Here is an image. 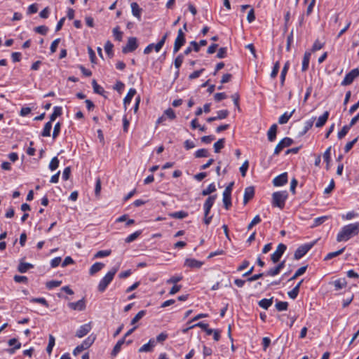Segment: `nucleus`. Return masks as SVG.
Returning a JSON list of instances; mask_svg holds the SVG:
<instances>
[{
    "label": "nucleus",
    "mask_w": 359,
    "mask_h": 359,
    "mask_svg": "<svg viewBox=\"0 0 359 359\" xmlns=\"http://www.w3.org/2000/svg\"><path fill=\"white\" fill-rule=\"evenodd\" d=\"M359 233V222L350 224L344 226L341 231L337 234V241L341 242L349 240L353 236H355Z\"/></svg>",
    "instance_id": "nucleus-1"
},
{
    "label": "nucleus",
    "mask_w": 359,
    "mask_h": 359,
    "mask_svg": "<svg viewBox=\"0 0 359 359\" xmlns=\"http://www.w3.org/2000/svg\"><path fill=\"white\" fill-rule=\"evenodd\" d=\"M288 194L286 191L274 192L272 194V205L273 207H277L280 210L283 209Z\"/></svg>",
    "instance_id": "nucleus-2"
},
{
    "label": "nucleus",
    "mask_w": 359,
    "mask_h": 359,
    "mask_svg": "<svg viewBox=\"0 0 359 359\" xmlns=\"http://www.w3.org/2000/svg\"><path fill=\"white\" fill-rule=\"evenodd\" d=\"M118 269V267H114L111 269V271H109L105 276L100 280L99 285H98V290L100 292H104L109 284L111 282V280L114 278V276L116 273Z\"/></svg>",
    "instance_id": "nucleus-3"
},
{
    "label": "nucleus",
    "mask_w": 359,
    "mask_h": 359,
    "mask_svg": "<svg viewBox=\"0 0 359 359\" xmlns=\"http://www.w3.org/2000/svg\"><path fill=\"white\" fill-rule=\"evenodd\" d=\"M233 186V182L229 184L223 192V203L226 210H229L231 206V191Z\"/></svg>",
    "instance_id": "nucleus-4"
},
{
    "label": "nucleus",
    "mask_w": 359,
    "mask_h": 359,
    "mask_svg": "<svg viewBox=\"0 0 359 359\" xmlns=\"http://www.w3.org/2000/svg\"><path fill=\"white\" fill-rule=\"evenodd\" d=\"M95 339V337L89 336L86 339H85L81 344L77 346L74 350L73 351V354L74 355H78L83 350L88 348L94 342Z\"/></svg>",
    "instance_id": "nucleus-5"
},
{
    "label": "nucleus",
    "mask_w": 359,
    "mask_h": 359,
    "mask_svg": "<svg viewBox=\"0 0 359 359\" xmlns=\"http://www.w3.org/2000/svg\"><path fill=\"white\" fill-rule=\"evenodd\" d=\"M186 42L185 39V34L183 32V31L180 29L177 32V36L175 39V43H174V48H173V53H177L181 47L184 46V44Z\"/></svg>",
    "instance_id": "nucleus-6"
},
{
    "label": "nucleus",
    "mask_w": 359,
    "mask_h": 359,
    "mask_svg": "<svg viewBox=\"0 0 359 359\" xmlns=\"http://www.w3.org/2000/svg\"><path fill=\"white\" fill-rule=\"evenodd\" d=\"M313 245H314V243H308V244H305V245H302L299 246L294 252V259H301L303 256H304L309 252V250L313 246Z\"/></svg>",
    "instance_id": "nucleus-7"
},
{
    "label": "nucleus",
    "mask_w": 359,
    "mask_h": 359,
    "mask_svg": "<svg viewBox=\"0 0 359 359\" xmlns=\"http://www.w3.org/2000/svg\"><path fill=\"white\" fill-rule=\"evenodd\" d=\"M359 76V69L358 68L352 69L350 72H348L344 80L341 82V86H348L353 83L354 79Z\"/></svg>",
    "instance_id": "nucleus-8"
},
{
    "label": "nucleus",
    "mask_w": 359,
    "mask_h": 359,
    "mask_svg": "<svg viewBox=\"0 0 359 359\" xmlns=\"http://www.w3.org/2000/svg\"><path fill=\"white\" fill-rule=\"evenodd\" d=\"M286 245L283 243H280L276 250L271 255V259L273 263H277L279 262L280 257L286 250Z\"/></svg>",
    "instance_id": "nucleus-9"
},
{
    "label": "nucleus",
    "mask_w": 359,
    "mask_h": 359,
    "mask_svg": "<svg viewBox=\"0 0 359 359\" xmlns=\"http://www.w3.org/2000/svg\"><path fill=\"white\" fill-rule=\"evenodd\" d=\"M137 47H138V44L137 42V38L130 37L128 39L126 46L123 47L122 52L123 53L133 52L137 48Z\"/></svg>",
    "instance_id": "nucleus-10"
},
{
    "label": "nucleus",
    "mask_w": 359,
    "mask_h": 359,
    "mask_svg": "<svg viewBox=\"0 0 359 359\" xmlns=\"http://www.w3.org/2000/svg\"><path fill=\"white\" fill-rule=\"evenodd\" d=\"M293 140L290 137H285L280 140L274 149V154L278 155L285 147H290Z\"/></svg>",
    "instance_id": "nucleus-11"
},
{
    "label": "nucleus",
    "mask_w": 359,
    "mask_h": 359,
    "mask_svg": "<svg viewBox=\"0 0 359 359\" xmlns=\"http://www.w3.org/2000/svg\"><path fill=\"white\" fill-rule=\"evenodd\" d=\"M217 198V195L210 196L204 203V216L209 215L210 210Z\"/></svg>",
    "instance_id": "nucleus-12"
},
{
    "label": "nucleus",
    "mask_w": 359,
    "mask_h": 359,
    "mask_svg": "<svg viewBox=\"0 0 359 359\" xmlns=\"http://www.w3.org/2000/svg\"><path fill=\"white\" fill-rule=\"evenodd\" d=\"M287 182V173L283 172L280 175L276 177L273 180V184L275 187H281Z\"/></svg>",
    "instance_id": "nucleus-13"
},
{
    "label": "nucleus",
    "mask_w": 359,
    "mask_h": 359,
    "mask_svg": "<svg viewBox=\"0 0 359 359\" xmlns=\"http://www.w3.org/2000/svg\"><path fill=\"white\" fill-rule=\"evenodd\" d=\"M255 196V188L254 187H248L245 189L243 203L245 205L251 200Z\"/></svg>",
    "instance_id": "nucleus-14"
},
{
    "label": "nucleus",
    "mask_w": 359,
    "mask_h": 359,
    "mask_svg": "<svg viewBox=\"0 0 359 359\" xmlns=\"http://www.w3.org/2000/svg\"><path fill=\"white\" fill-rule=\"evenodd\" d=\"M91 330L90 323L85 324L80 327L76 333V337L81 338L86 335Z\"/></svg>",
    "instance_id": "nucleus-15"
},
{
    "label": "nucleus",
    "mask_w": 359,
    "mask_h": 359,
    "mask_svg": "<svg viewBox=\"0 0 359 359\" xmlns=\"http://www.w3.org/2000/svg\"><path fill=\"white\" fill-rule=\"evenodd\" d=\"M68 305L73 310L83 311L86 309L84 299H80L76 302L69 303Z\"/></svg>",
    "instance_id": "nucleus-16"
},
{
    "label": "nucleus",
    "mask_w": 359,
    "mask_h": 359,
    "mask_svg": "<svg viewBox=\"0 0 359 359\" xmlns=\"http://www.w3.org/2000/svg\"><path fill=\"white\" fill-rule=\"evenodd\" d=\"M184 265L190 268L199 269L203 265V262L194 259H186Z\"/></svg>",
    "instance_id": "nucleus-17"
},
{
    "label": "nucleus",
    "mask_w": 359,
    "mask_h": 359,
    "mask_svg": "<svg viewBox=\"0 0 359 359\" xmlns=\"http://www.w3.org/2000/svg\"><path fill=\"white\" fill-rule=\"evenodd\" d=\"M201 327V329H203L204 331H205V332H206V334H207L208 335H210V334H212V332H213V330H212V329H210V328H208V324H206V323H203V322H199V323H196V324H195V325H192V326H190L189 327H188V328H187V329L184 330V332H187L188 330L191 329V328H193V327Z\"/></svg>",
    "instance_id": "nucleus-18"
},
{
    "label": "nucleus",
    "mask_w": 359,
    "mask_h": 359,
    "mask_svg": "<svg viewBox=\"0 0 359 359\" xmlns=\"http://www.w3.org/2000/svg\"><path fill=\"white\" fill-rule=\"evenodd\" d=\"M285 264V260L280 262L276 267L269 269L266 272V275L271 276H274L278 275L280 273V270L284 268Z\"/></svg>",
    "instance_id": "nucleus-19"
},
{
    "label": "nucleus",
    "mask_w": 359,
    "mask_h": 359,
    "mask_svg": "<svg viewBox=\"0 0 359 359\" xmlns=\"http://www.w3.org/2000/svg\"><path fill=\"white\" fill-rule=\"evenodd\" d=\"M329 117V112L327 111H325L324 114L320 116L317 122L316 123V127L321 128L323 127L327 122Z\"/></svg>",
    "instance_id": "nucleus-20"
},
{
    "label": "nucleus",
    "mask_w": 359,
    "mask_h": 359,
    "mask_svg": "<svg viewBox=\"0 0 359 359\" xmlns=\"http://www.w3.org/2000/svg\"><path fill=\"white\" fill-rule=\"evenodd\" d=\"M155 346L154 339H150L149 342L139 348V352H151Z\"/></svg>",
    "instance_id": "nucleus-21"
},
{
    "label": "nucleus",
    "mask_w": 359,
    "mask_h": 359,
    "mask_svg": "<svg viewBox=\"0 0 359 359\" xmlns=\"http://www.w3.org/2000/svg\"><path fill=\"white\" fill-rule=\"evenodd\" d=\"M131 9L133 15L140 20L142 8H140L139 5L136 2H133L131 4Z\"/></svg>",
    "instance_id": "nucleus-22"
},
{
    "label": "nucleus",
    "mask_w": 359,
    "mask_h": 359,
    "mask_svg": "<svg viewBox=\"0 0 359 359\" xmlns=\"http://www.w3.org/2000/svg\"><path fill=\"white\" fill-rule=\"evenodd\" d=\"M277 128L276 124H273L269 128L267 133L269 141L273 142L275 140L276 137Z\"/></svg>",
    "instance_id": "nucleus-23"
},
{
    "label": "nucleus",
    "mask_w": 359,
    "mask_h": 359,
    "mask_svg": "<svg viewBox=\"0 0 359 359\" xmlns=\"http://www.w3.org/2000/svg\"><path fill=\"white\" fill-rule=\"evenodd\" d=\"M125 337H123L121 339L117 341L113 350L111 351V355L112 356H116L119 353L121 349V346L125 343Z\"/></svg>",
    "instance_id": "nucleus-24"
},
{
    "label": "nucleus",
    "mask_w": 359,
    "mask_h": 359,
    "mask_svg": "<svg viewBox=\"0 0 359 359\" xmlns=\"http://www.w3.org/2000/svg\"><path fill=\"white\" fill-rule=\"evenodd\" d=\"M273 302V297L270 299H262L258 302V305L264 309H268Z\"/></svg>",
    "instance_id": "nucleus-25"
},
{
    "label": "nucleus",
    "mask_w": 359,
    "mask_h": 359,
    "mask_svg": "<svg viewBox=\"0 0 359 359\" xmlns=\"http://www.w3.org/2000/svg\"><path fill=\"white\" fill-rule=\"evenodd\" d=\"M32 268H34L33 264L20 261V262L18 265V270L20 273H25L29 269H31Z\"/></svg>",
    "instance_id": "nucleus-26"
},
{
    "label": "nucleus",
    "mask_w": 359,
    "mask_h": 359,
    "mask_svg": "<svg viewBox=\"0 0 359 359\" xmlns=\"http://www.w3.org/2000/svg\"><path fill=\"white\" fill-rule=\"evenodd\" d=\"M289 67H290V62L289 61H287L281 71V74H280V85L283 86L284 85V83H285V77H286V74H287V72L289 69Z\"/></svg>",
    "instance_id": "nucleus-27"
},
{
    "label": "nucleus",
    "mask_w": 359,
    "mask_h": 359,
    "mask_svg": "<svg viewBox=\"0 0 359 359\" xmlns=\"http://www.w3.org/2000/svg\"><path fill=\"white\" fill-rule=\"evenodd\" d=\"M310 57H311V53L306 52L304 53L303 61H302V70L303 72L306 71L309 67Z\"/></svg>",
    "instance_id": "nucleus-28"
},
{
    "label": "nucleus",
    "mask_w": 359,
    "mask_h": 359,
    "mask_svg": "<svg viewBox=\"0 0 359 359\" xmlns=\"http://www.w3.org/2000/svg\"><path fill=\"white\" fill-rule=\"evenodd\" d=\"M104 266V264L103 263L96 262L90 267L89 273L90 275H94L100 271Z\"/></svg>",
    "instance_id": "nucleus-29"
},
{
    "label": "nucleus",
    "mask_w": 359,
    "mask_h": 359,
    "mask_svg": "<svg viewBox=\"0 0 359 359\" xmlns=\"http://www.w3.org/2000/svg\"><path fill=\"white\" fill-rule=\"evenodd\" d=\"M8 345L9 346L15 345V347L10 348L8 350L10 353H13L16 349H19L21 346V344L18 342V340L15 338L9 339Z\"/></svg>",
    "instance_id": "nucleus-30"
},
{
    "label": "nucleus",
    "mask_w": 359,
    "mask_h": 359,
    "mask_svg": "<svg viewBox=\"0 0 359 359\" xmlns=\"http://www.w3.org/2000/svg\"><path fill=\"white\" fill-rule=\"evenodd\" d=\"M295 111V109H293L290 114H287V112L284 113L278 119V123L280 124H285L287 123L290 117L292 116L294 112Z\"/></svg>",
    "instance_id": "nucleus-31"
},
{
    "label": "nucleus",
    "mask_w": 359,
    "mask_h": 359,
    "mask_svg": "<svg viewBox=\"0 0 359 359\" xmlns=\"http://www.w3.org/2000/svg\"><path fill=\"white\" fill-rule=\"evenodd\" d=\"M136 94V90L135 88H130L126 96L123 100L124 105L129 104L131 102L133 97Z\"/></svg>",
    "instance_id": "nucleus-32"
},
{
    "label": "nucleus",
    "mask_w": 359,
    "mask_h": 359,
    "mask_svg": "<svg viewBox=\"0 0 359 359\" xmlns=\"http://www.w3.org/2000/svg\"><path fill=\"white\" fill-rule=\"evenodd\" d=\"M52 128V123L50 121L47 122L44 128L43 129V131L41 133L42 137H49L50 135V130Z\"/></svg>",
    "instance_id": "nucleus-33"
},
{
    "label": "nucleus",
    "mask_w": 359,
    "mask_h": 359,
    "mask_svg": "<svg viewBox=\"0 0 359 359\" xmlns=\"http://www.w3.org/2000/svg\"><path fill=\"white\" fill-rule=\"evenodd\" d=\"M168 215L172 218L183 219L188 216V213L184 211H179V212L169 213Z\"/></svg>",
    "instance_id": "nucleus-34"
},
{
    "label": "nucleus",
    "mask_w": 359,
    "mask_h": 359,
    "mask_svg": "<svg viewBox=\"0 0 359 359\" xmlns=\"http://www.w3.org/2000/svg\"><path fill=\"white\" fill-rule=\"evenodd\" d=\"M225 143V139L221 138L214 144V149L215 153L220 152V150L224 148Z\"/></svg>",
    "instance_id": "nucleus-35"
},
{
    "label": "nucleus",
    "mask_w": 359,
    "mask_h": 359,
    "mask_svg": "<svg viewBox=\"0 0 359 359\" xmlns=\"http://www.w3.org/2000/svg\"><path fill=\"white\" fill-rule=\"evenodd\" d=\"M344 250H345V248H343L336 252H332L328 253L326 255V257L324 258V260L325 261L330 260L334 257H336L341 255L344 252Z\"/></svg>",
    "instance_id": "nucleus-36"
},
{
    "label": "nucleus",
    "mask_w": 359,
    "mask_h": 359,
    "mask_svg": "<svg viewBox=\"0 0 359 359\" xmlns=\"http://www.w3.org/2000/svg\"><path fill=\"white\" fill-rule=\"evenodd\" d=\"M62 114V108L60 107H55L53 114L50 116V121L51 123L55 120L57 116Z\"/></svg>",
    "instance_id": "nucleus-37"
},
{
    "label": "nucleus",
    "mask_w": 359,
    "mask_h": 359,
    "mask_svg": "<svg viewBox=\"0 0 359 359\" xmlns=\"http://www.w3.org/2000/svg\"><path fill=\"white\" fill-rule=\"evenodd\" d=\"M346 284L347 283L345 278L338 279L334 282V285L335 287L336 290L342 289L343 287H346Z\"/></svg>",
    "instance_id": "nucleus-38"
},
{
    "label": "nucleus",
    "mask_w": 359,
    "mask_h": 359,
    "mask_svg": "<svg viewBox=\"0 0 359 359\" xmlns=\"http://www.w3.org/2000/svg\"><path fill=\"white\" fill-rule=\"evenodd\" d=\"M92 85L93 88V90L95 93L99 94L102 95L104 93V90L102 87H101L100 85L97 84V81L93 79L92 81Z\"/></svg>",
    "instance_id": "nucleus-39"
},
{
    "label": "nucleus",
    "mask_w": 359,
    "mask_h": 359,
    "mask_svg": "<svg viewBox=\"0 0 359 359\" xmlns=\"http://www.w3.org/2000/svg\"><path fill=\"white\" fill-rule=\"evenodd\" d=\"M216 191V187L214 183H212L209 184V186L205 189H203L201 192V194L203 196H208L211 194L212 193L215 192Z\"/></svg>",
    "instance_id": "nucleus-40"
},
{
    "label": "nucleus",
    "mask_w": 359,
    "mask_h": 359,
    "mask_svg": "<svg viewBox=\"0 0 359 359\" xmlns=\"http://www.w3.org/2000/svg\"><path fill=\"white\" fill-rule=\"evenodd\" d=\"M275 306L278 311H286L288 307V303L287 302L276 301Z\"/></svg>",
    "instance_id": "nucleus-41"
},
{
    "label": "nucleus",
    "mask_w": 359,
    "mask_h": 359,
    "mask_svg": "<svg viewBox=\"0 0 359 359\" xmlns=\"http://www.w3.org/2000/svg\"><path fill=\"white\" fill-rule=\"evenodd\" d=\"M141 233H142L141 230L134 232L133 233L130 234L125 239L126 243H129L134 241L140 236V235Z\"/></svg>",
    "instance_id": "nucleus-42"
},
{
    "label": "nucleus",
    "mask_w": 359,
    "mask_h": 359,
    "mask_svg": "<svg viewBox=\"0 0 359 359\" xmlns=\"http://www.w3.org/2000/svg\"><path fill=\"white\" fill-rule=\"evenodd\" d=\"M146 314V311L142 310L139 311L136 316L131 320L130 324L135 325L137 323L141 318H142Z\"/></svg>",
    "instance_id": "nucleus-43"
},
{
    "label": "nucleus",
    "mask_w": 359,
    "mask_h": 359,
    "mask_svg": "<svg viewBox=\"0 0 359 359\" xmlns=\"http://www.w3.org/2000/svg\"><path fill=\"white\" fill-rule=\"evenodd\" d=\"M54 346H55V337L53 335L50 334L48 344L46 348V351L49 355L51 354V352H52V350H53V348Z\"/></svg>",
    "instance_id": "nucleus-44"
},
{
    "label": "nucleus",
    "mask_w": 359,
    "mask_h": 359,
    "mask_svg": "<svg viewBox=\"0 0 359 359\" xmlns=\"http://www.w3.org/2000/svg\"><path fill=\"white\" fill-rule=\"evenodd\" d=\"M350 129H351V128H349L348 125L343 126L341 130L340 131H339V133H338V135H337L338 138L339 140H341L342 138H344L346 135V134L348 133Z\"/></svg>",
    "instance_id": "nucleus-45"
},
{
    "label": "nucleus",
    "mask_w": 359,
    "mask_h": 359,
    "mask_svg": "<svg viewBox=\"0 0 359 359\" xmlns=\"http://www.w3.org/2000/svg\"><path fill=\"white\" fill-rule=\"evenodd\" d=\"M209 153L206 149H201L196 151L195 157L196 158H203L208 156Z\"/></svg>",
    "instance_id": "nucleus-46"
},
{
    "label": "nucleus",
    "mask_w": 359,
    "mask_h": 359,
    "mask_svg": "<svg viewBox=\"0 0 359 359\" xmlns=\"http://www.w3.org/2000/svg\"><path fill=\"white\" fill-rule=\"evenodd\" d=\"M59 166V160L57 157H54L50 162L49 168L50 170L53 171L56 170Z\"/></svg>",
    "instance_id": "nucleus-47"
},
{
    "label": "nucleus",
    "mask_w": 359,
    "mask_h": 359,
    "mask_svg": "<svg viewBox=\"0 0 359 359\" xmlns=\"http://www.w3.org/2000/svg\"><path fill=\"white\" fill-rule=\"evenodd\" d=\"M163 115H165L166 118H168L170 120H173L176 118L175 111L171 108H168V109H166L164 111Z\"/></svg>",
    "instance_id": "nucleus-48"
},
{
    "label": "nucleus",
    "mask_w": 359,
    "mask_h": 359,
    "mask_svg": "<svg viewBox=\"0 0 359 359\" xmlns=\"http://www.w3.org/2000/svg\"><path fill=\"white\" fill-rule=\"evenodd\" d=\"M48 30V28L45 26V25H41V26H39V27H36L34 28V31L38 33V34H42V35H46L47 32Z\"/></svg>",
    "instance_id": "nucleus-49"
},
{
    "label": "nucleus",
    "mask_w": 359,
    "mask_h": 359,
    "mask_svg": "<svg viewBox=\"0 0 359 359\" xmlns=\"http://www.w3.org/2000/svg\"><path fill=\"white\" fill-rule=\"evenodd\" d=\"M113 34H114L115 39L117 41H121L122 40L123 32L119 30L118 27H116L113 29Z\"/></svg>",
    "instance_id": "nucleus-50"
},
{
    "label": "nucleus",
    "mask_w": 359,
    "mask_h": 359,
    "mask_svg": "<svg viewBox=\"0 0 359 359\" xmlns=\"http://www.w3.org/2000/svg\"><path fill=\"white\" fill-rule=\"evenodd\" d=\"M314 119H315V118H313L311 120L307 121L305 123L304 128L303 131L300 133L301 135L306 134L307 133V131L312 128Z\"/></svg>",
    "instance_id": "nucleus-51"
},
{
    "label": "nucleus",
    "mask_w": 359,
    "mask_h": 359,
    "mask_svg": "<svg viewBox=\"0 0 359 359\" xmlns=\"http://www.w3.org/2000/svg\"><path fill=\"white\" fill-rule=\"evenodd\" d=\"M231 97L233 100L234 105L236 106V107L238 109V111H241V108H240V106H239V99H240L239 94L238 93H236L233 94L231 96Z\"/></svg>",
    "instance_id": "nucleus-52"
},
{
    "label": "nucleus",
    "mask_w": 359,
    "mask_h": 359,
    "mask_svg": "<svg viewBox=\"0 0 359 359\" xmlns=\"http://www.w3.org/2000/svg\"><path fill=\"white\" fill-rule=\"evenodd\" d=\"M62 281L60 280H51L46 283V287L48 289L58 287L61 285Z\"/></svg>",
    "instance_id": "nucleus-53"
},
{
    "label": "nucleus",
    "mask_w": 359,
    "mask_h": 359,
    "mask_svg": "<svg viewBox=\"0 0 359 359\" xmlns=\"http://www.w3.org/2000/svg\"><path fill=\"white\" fill-rule=\"evenodd\" d=\"M183 60H184L183 55L182 54L178 55L177 57L175 58V62H174L175 67L177 69H179L180 67V66L182 65V64L183 62Z\"/></svg>",
    "instance_id": "nucleus-54"
},
{
    "label": "nucleus",
    "mask_w": 359,
    "mask_h": 359,
    "mask_svg": "<svg viewBox=\"0 0 359 359\" xmlns=\"http://www.w3.org/2000/svg\"><path fill=\"white\" fill-rule=\"evenodd\" d=\"M328 217H329L328 216H323V217L316 218L314 220V224H313V226H317L323 224L328 219Z\"/></svg>",
    "instance_id": "nucleus-55"
},
{
    "label": "nucleus",
    "mask_w": 359,
    "mask_h": 359,
    "mask_svg": "<svg viewBox=\"0 0 359 359\" xmlns=\"http://www.w3.org/2000/svg\"><path fill=\"white\" fill-rule=\"evenodd\" d=\"M261 222V218L259 215H256L251 222L248 226V229L250 230L255 225L259 224Z\"/></svg>",
    "instance_id": "nucleus-56"
},
{
    "label": "nucleus",
    "mask_w": 359,
    "mask_h": 359,
    "mask_svg": "<svg viewBox=\"0 0 359 359\" xmlns=\"http://www.w3.org/2000/svg\"><path fill=\"white\" fill-rule=\"evenodd\" d=\"M111 254V250H100L98 251L94 256L95 258H100L109 256Z\"/></svg>",
    "instance_id": "nucleus-57"
},
{
    "label": "nucleus",
    "mask_w": 359,
    "mask_h": 359,
    "mask_svg": "<svg viewBox=\"0 0 359 359\" xmlns=\"http://www.w3.org/2000/svg\"><path fill=\"white\" fill-rule=\"evenodd\" d=\"M60 128H61V124L60 122H57L55 125L54 128H53V139H55L58 136V135L60 132Z\"/></svg>",
    "instance_id": "nucleus-58"
},
{
    "label": "nucleus",
    "mask_w": 359,
    "mask_h": 359,
    "mask_svg": "<svg viewBox=\"0 0 359 359\" xmlns=\"http://www.w3.org/2000/svg\"><path fill=\"white\" fill-rule=\"evenodd\" d=\"M217 120L219 119H224V118H226L228 115H229V111L228 110H220V111H218L217 112Z\"/></svg>",
    "instance_id": "nucleus-59"
},
{
    "label": "nucleus",
    "mask_w": 359,
    "mask_h": 359,
    "mask_svg": "<svg viewBox=\"0 0 359 359\" xmlns=\"http://www.w3.org/2000/svg\"><path fill=\"white\" fill-rule=\"evenodd\" d=\"M249 163L248 161H245L243 165L240 168V171L241 172V175L245 177L246 175V172L248 169Z\"/></svg>",
    "instance_id": "nucleus-60"
},
{
    "label": "nucleus",
    "mask_w": 359,
    "mask_h": 359,
    "mask_svg": "<svg viewBox=\"0 0 359 359\" xmlns=\"http://www.w3.org/2000/svg\"><path fill=\"white\" fill-rule=\"evenodd\" d=\"M182 279V276H172L171 278L168 279L166 280V283L168 284H175V283H178L179 281H180Z\"/></svg>",
    "instance_id": "nucleus-61"
},
{
    "label": "nucleus",
    "mask_w": 359,
    "mask_h": 359,
    "mask_svg": "<svg viewBox=\"0 0 359 359\" xmlns=\"http://www.w3.org/2000/svg\"><path fill=\"white\" fill-rule=\"evenodd\" d=\"M14 280L16 282V283H27V281H28V278L26 277V276H19V275H15L14 276Z\"/></svg>",
    "instance_id": "nucleus-62"
},
{
    "label": "nucleus",
    "mask_w": 359,
    "mask_h": 359,
    "mask_svg": "<svg viewBox=\"0 0 359 359\" xmlns=\"http://www.w3.org/2000/svg\"><path fill=\"white\" fill-rule=\"evenodd\" d=\"M324 46V43H320L318 40H316L311 50L313 52L317 51L318 50H320Z\"/></svg>",
    "instance_id": "nucleus-63"
},
{
    "label": "nucleus",
    "mask_w": 359,
    "mask_h": 359,
    "mask_svg": "<svg viewBox=\"0 0 359 359\" xmlns=\"http://www.w3.org/2000/svg\"><path fill=\"white\" fill-rule=\"evenodd\" d=\"M113 47H114L113 44L109 41L105 43L104 49H105L106 53L109 55H112Z\"/></svg>",
    "instance_id": "nucleus-64"
}]
</instances>
